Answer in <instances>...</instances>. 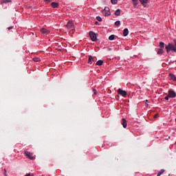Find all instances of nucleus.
I'll list each match as a JSON object with an SVG mask.
<instances>
[{"label":"nucleus","instance_id":"1","mask_svg":"<svg viewBox=\"0 0 176 176\" xmlns=\"http://www.w3.org/2000/svg\"><path fill=\"white\" fill-rule=\"evenodd\" d=\"M166 53H176V39H173L172 43H169L168 45L165 46Z\"/></svg>","mask_w":176,"mask_h":176},{"label":"nucleus","instance_id":"2","mask_svg":"<svg viewBox=\"0 0 176 176\" xmlns=\"http://www.w3.org/2000/svg\"><path fill=\"white\" fill-rule=\"evenodd\" d=\"M102 14L104 16H111V10L108 7H105L104 9L102 11Z\"/></svg>","mask_w":176,"mask_h":176},{"label":"nucleus","instance_id":"3","mask_svg":"<svg viewBox=\"0 0 176 176\" xmlns=\"http://www.w3.org/2000/svg\"><path fill=\"white\" fill-rule=\"evenodd\" d=\"M89 36L93 42H96L97 41V36L94 32H89Z\"/></svg>","mask_w":176,"mask_h":176},{"label":"nucleus","instance_id":"4","mask_svg":"<svg viewBox=\"0 0 176 176\" xmlns=\"http://www.w3.org/2000/svg\"><path fill=\"white\" fill-rule=\"evenodd\" d=\"M118 94H120V96H122V97H126V96L127 95V92H126V91L122 90V89H119L118 90Z\"/></svg>","mask_w":176,"mask_h":176},{"label":"nucleus","instance_id":"5","mask_svg":"<svg viewBox=\"0 0 176 176\" xmlns=\"http://www.w3.org/2000/svg\"><path fill=\"white\" fill-rule=\"evenodd\" d=\"M168 95L170 98H176V94H175V91H171V90L168 91Z\"/></svg>","mask_w":176,"mask_h":176},{"label":"nucleus","instance_id":"6","mask_svg":"<svg viewBox=\"0 0 176 176\" xmlns=\"http://www.w3.org/2000/svg\"><path fill=\"white\" fill-rule=\"evenodd\" d=\"M66 27L68 28V30H74V23L72 21H69L66 25Z\"/></svg>","mask_w":176,"mask_h":176},{"label":"nucleus","instance_id":"7","mask_svg":"<svg viewBox=\"0 0 176 176\" xmlns=\"http://www.w3.org/2000/svg\"><path fill=\"white\" fill-rule=\"evenodd\" d=\"M25 154L28 157V159H30V160H34V159H35L30 152L26 151L25 152Z\"/></svg>","mask_w":176,"mask_h":176},{"label":"nucleus","instance_id":"8","mask_svg":"<svg viewBox=\"0 0 176 176\" xmlns=\"http://www.w3.org/2000/svg\"><path fill=\"white\" fill-rule=\"evenodd\" d=\"M140 2L144 8H146V5H148L149 0H140Z\"/></svg>","mask_w":176,"mask_h":176},{"label":"nucleus","instance_id":"9","mask_svg":"<svg viewBox=\"0 0 176 176\" xmlns=\"http://www.w3.org/2000/svg\"><path fill=\"white\" fill-rule=\"evenodd\" d=\"M168 76L170 80H173V82H176V76L175 75H174V74L170 73Z\"/></svg>","mask_w":176,"mask_h":176},{"label":"nucleus","instance_id":"10","mask_svg":"<svg viewBox=\"0 0 176 176\" xmlns=\"http://www.w3.org/2000/svg\"><path fill=\"white\" fill-rule=\"evenodd\" d=\"M122 124L124 129H126V127H127V120H126V118L122 119Z\"/></svg>","mask_w":176,"mask_h":176},{"label":"nucleus","instance_id":"11","mask_svg":"<svg viewBox=\"0 0 176 176\" xmlns=\"http://www.w3.org/2000/svg\"><path fill=\"white\" fill-rule=\"evenodd\" d=\"M93 61H96L94 58L91 55L89 56L88 58V64H93Z\"/></svg>","mask_w":176,"mask_h":176},{"label":"nucleus","instance_id":"12","mask_svg":"<svg viewBox=\"0 0 176 176\" xmlns=\"http://www.w3.org/2000/svg\"><path fill=\"white\" fill-rule=\"evenodd\" d=\"M41 32L42 33V34H49L50 32L48 30H47L46 28H41Z\"/></svg>","mask_w":176,"mask_h":176},{"label":"nucleus","instance_id":"13","mask_svg":"<svg viewBox=\"0 0 176 176\" xmlns=\"http://www.w3.org/2000/svg\"><path fill=\"white\" fill-rule=\"evenodd\" d=\"M51 6H52V8H53L54 9H56V8H58V3L52 2V3H51Z\"/></svg>","mask_w":176,"mask_h":176},{"label":"nucleus","instance_id":"14","mask_svg":"<svg viewBox=\"0 0 176 176\" xmlns=\"http://www.w3.org/2000/svg\"><path fill=\"white\" fill-rule=\"evenodd\" d=\"M129 35V29L125 28L123 30V36H127Z\"/></svg>","mask_w":176,"mask_h":176},{"label":"nucleus","instance_id":"15","mask_svg":"<svg viewBox=\"0 0 176 176\" xmlns=\"http://www.w3.org/2000/svg\"><path fill=\"white\" fill-rule=\"evenodd\" d=\"M163 53H164V50L162 48H159L157 54H163Z\"/></svg>","mask_w":176,"mask_h":176},{"label":"nucleus","instance_id":"16","mask_svg":"<svg viewBox=\"0 0 176 176\" xmlns=\"http://www.w3.org/2000/svg\"><path fill=\"white\" fill-rule=\"evenodd\" d=\"M102 64H104V61L99 60L96 62V65H102Z\"/></svg>","mask_w":176,"mask_h":176},{"label":"nucleus","instance_id":"17","mask_svg":"<svg viewBox=\"0 0 176 176\" xmlns=\"http://www.w3.org/2000/svg\"><path fill=\"white\" fill-rule=\"evenodd\" d=\"M115 16H120V9H118L115 12H114Z\"/></svg>","mask_w":176,"mask_h":176},{"label":"nucleus","instance_id":"18","mask_svg":"<svg viewBox=\"0 0 176 176\" xmlns=\"http://www.w3.org/2000/svg\"><path fill=\"white\" fill-rule=\"evenodd\" d=\"M164 173V169H161L157 173V176H161Z\"/></svg>","mask_w":176,"mask_h":176},{"label":"nucleus","instance_id":"19","mask_svg":"<svg viewBox=\"0 0 176 176\" xmlns=\"http://www.w3.org/2000/svg\"><path fill=\"white\" fill-rule=\"evenodd\" d=\"M33 61H34L35 63H39V61H41V58H33Z\"/></svg>","mask_w":176,"mask_h":176},{"label":"nucleus","instance_id":"20","mask_svg":"<svg viewBox=\"0 0 176 176\" xmlns=\"http://www.w3.org/2000/svg\"><path fill=\"white\" fill-rule=\"evenodd\" d=\"M160 47H161L160 49H164V43L160 42Z\"/></svg>","mask_w":176,"mask_h":176},{"label":"nucleus","instance_id":"21","mask_svg":"<svg viewBox=\"0 0 176 176\" xmlns=\"http://www.w3.org/2000/svg\"><path fill=\"white\" fill-rule=\"evenodd\" d=\"M115 25H116V27H119V26L120 25V21H116L115 22Z\"/></svg>","mask_w":176,"mask_h":176},{"label":"nucleus","instance_id":"22","mask_svg":"<svg viewBox=\"0 0 176 176\" xmlns=\"http://www.w3.org/2000/svg\"><path fill=\"white\" fill-rule=\"evenodd\" d=\"M111 3L116 5V3H118V0H111Z\"/></svg>","mask_w":176,"mask_h":176},{"label":"nucleus","instance_id":"23","mask_svg":"<svg viewBox=\"0 0 176 176\" xmlns=\"http://www.w3.org/2000/svg\"><path fill=\"white\" fill-rule=\"evenodd\" d=\"M9 2H12V1H10V0H3V3H8Z\"/></svg>","mask_w":176,"mask_h":176},{"label":"nucleus","instance_id":"24","mask_svg":"<svg viewBox=\"0 0 176 176\" xmlns=\"http://www.w3.org/2000/svg\"><path fill=\"white\" fill-rule=\"evenodd\" d=\"M96 20H97L98 21H102V19L100 18V16H97V17H96Z\"/></svg>","mask_w":176,"mask_h":176},{"label":"nucleus","instance_id":"25","mask_svg":"<svg viewBox=\"0 0 176 176\" xmlns=\"http://www.w3.org/2000/svg\"><path fill=\"white\" fill-rule=\"evenodd\" d=\"M113 39H115V35L111 34V41H113Z\"/></svg>","mask_w":176,"mask_h":176},{"label":"nucleus","instance_id":"26","mask_svg":"<svg viewBox=\"0 0 176 176\" xmlns=\"http://www.w3.org/2000/svg\"><path fill=\"white\" fill-rule=\"evenodd\" d=\"M133 6H137V1H133Z\"/></svg>","mask_w":176,"mask_h":176},{"label":"nucleus","instance_id":"27","mask_svg":"<svg viewBox=\"0 0 176 176\" xmlns=\"http://www.w3.org/2000/svg\"><path fill=\"white\" fill-rule=\"evenodd\" d=\"M93 91H94V94L96 96L97 94V91L96 89H94Z\"/></svg>","mask_w":176,"mask_h":176},{"label":"nucleus","instance_id":"28","mask_svg":"<svg viewBox=\"0 0 176 176\" xmlns=\"http://www.w3.org/2000/svg\"><path fill=\"white\" fill-rule=\"evenodd\" d=\"M168 98H170V96H168H168H166L165 97V100H168Z\"/></svg>","mask_w":176,"mask_h":176},{"label":"nucleus","instance_id":"29","mask_svg":"<svg viewBox=\"0 0 176 176\" xmlns=\"http://www.w3.org/2000/svg\"><path fill=\"white\" fill-rule=\"evenodd\" d=\"M8 30H13V26L9 27V28H8Z\"/></svg>","mask_w":176,"mask_h":176},{"label":"nucleus","instance_id":"30","mask_svg":"<svg viewBox=\"0 0 176 176\" xmlns=\"http://www.w3.org/2000/svg\"><path fill=\"white\" fill-rule=\"evenodd\" d=\"M4 176H6V169H4Z\"/></svg>","mask_w":176,"mask_h":176},{"label":"nucleus","instance_id":"31","mask_svg":"<svg viewBox=\"0 0 176 176\" xmlns=\"http://www.w3.org/2000/svg\"><path fill=\"white\" fill-rule=\"evenodd\" d=\"M52 0H45V2H50Z\"/></svg>","mask_w":176,"mask_h":176},{"label":"nucleus","instance_id":"32","mask_svg":"<svg viewBox=\"0 0 176 176\" xmlns=\"http://www.w3.org/2000/svg\"><path fill=\"white\" fill-rule=\"evenodd\" d=\"M109 41H111V36H109Z\"/></svg>","mask_w":176,"mask_h":176},{"label":"nucleus","instance_id":"33","mask_svg":"<svg viewBox=\"0 0 176 176\" xmlns=\"http://www.w3.org/2000/svg\"><path fill=\"white\" fill-rule=\"evenodd\" d=\"M138 0H133V2H137Z\"/></svg>","mask_w":176,"mask_h":176},{"label":"nucleus","instance_id":"34","mask_svg":"<svg viewBox=\"0 0 176 176\" xmlns=\"http://www.w3.org/2000/svg\"><path fill=\"white\" fill-rule=\"evenodd\" d=\"M146 107H148V102H146Z\"/></svg>","mask_w":176,"mask_h":176},{"label":"nucleus","instance_id":"35","mask_svg":"<svg viewBox=\"0 0 176 176\" xmlns=\"http://www.w3.org/2000/svg\"><path fill=\"white\" fill-rule=\"evenodd\" d=\"M95 24H98V22L96 21V22H95Z\"/></svg>","mask_w":176,"mask_h":176},{"label":"nucleus","instance_id":"36","mask_svg":"<svg viewBox=\"0 0 176 176\" xmlns=\"http://www.w3.org/2000/svg\"><path fill=\"white\" fill-rule=\"evenodd\" d=\"M146 102H148V100H146Z\"/></svg>","mask_w":176,"mask_h":176}]
</instances>
